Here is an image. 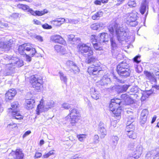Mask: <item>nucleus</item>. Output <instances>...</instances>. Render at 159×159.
<instances>
[{
    "label": "nucleus",
    "mask_w": 159,
    "mask_h": 159,
    "mask_svg": "<svg viewBox=\"0 0 159 159\" xmlns=\"http://www.w3.org/2000/svg\"><path fill=\"white\" fill-rule=\"evenodd\" d=\"M99 43L102 44V43L108 42L109 39L108 34L106 33H102L98 35Z\"/></svg>",
    "instance_id": "obj_14"
},
{
    "label": "nucleus",
    "mask_w": 159,
    "mask_h": 159,
    "mask_svg": "<svg viewBox=\"0 0 159 159\" xmlns=\"http://www.w3.org/2000/svg\"><path fill=\"white\" fill-rule=\"evenodd\" d=\"M42 27L45 29H51L52 28V27L51 25H48L47 24H45L42 25Z\"/></svg>",
    "instance_id": "obj_54"
},
{
    "label": "nucleus",
    "mask_w": 159,
    "mask_h": 159,
    "mask_svg": "<svg viewBox=\"0 0 159 159\" xmlns=\"http://www.w3.org/2000/svg\"><path fill=\"white\" fill-rule=\"evenodd\" d=\"M5 42L7 50L10 48L13 45V41L12 40H10L9 41Z\"/></svg>",
    "instance_id": "obj_41"
},
{
    "label": "nucleus",
    "mask_w": 159,
    "mask_h": 159,
    "mask_svg": "<svg viewBox=\"0 0 159 159\" xmlns=\"http://www.w3.org/2000/svg\"><path fill=\"white\" fill-rule=\"evenodd\" d=\"M129 149L133 151V154H130L128 155L127 159H138L139 157L138 155H136L138 154L139 152V147L136 146L134 143H130L128 146Z\"/></svg>",
    "instance_id": "obj_8"
},
{
    "label": "nucleus",
    "mask_w": 159,
    "mask_h": 159,
    "mask_svg": "<svg viewBox=\"0 0 159 159\" xmlns=\"http://www.w3.org/2000/svg\"><path fill=\"white\" fill-rule=\"evenodd\" d=\"M78 48L79 52L82 54L88 52L87 55L89 57L92 56L93 54V52L91 48L86 44H80L78 46Z\"/></svg>",
    "instance_id": "obj_9"
},
{
    "label": "nucleus",
    "mask_w": 159,
    "mask_h": 159,
    "mask_svg": "<svg viewBox=\"0 0 159 159\" xmlns=\"http://www.w3.org/2000/svg\"><path fill=\"white\" fill-rule=\"evenodd\" d=\"M17 126V124L15 123H10L8 125V127H11V128H15Z\"/></svg>",
    "instance_id": "obj_58"
},
{
    "label": "nucleus",
    "mask_w": 159,
    "mask_h": 159,
    "mask_svg": "<svg viewBox=\"0 0 159 159\" xmlns=\"http://www.w3.org/2000/svg\"><path fill=\"white\" fill-rule=\"evenodd\" d=\"M67 67V71L73 72L74 74L78 73L80 71V69L78 67L73 61H68L66 63Z\"/></svg>",
    "instance_id": "obj_11"
},
{
    "label": "nucleus",
    "mask_w": 159,
    "mask_h": 159,
    "mask_svg": "<svg viewBox=\"0 0 159 159\" xmlns=\"http://www.w3.org/2000/svg\"><path fill=\"white\" fill-rule=\"evenodd\" d=\"M35 38L41 42H43V37L39 35L35 37Z\"/></svg>",
    "instance_id": "obj_61"
},
{
    "label": "nucleus",
    "mask_w": 159,
    "mask_h": 159,
    "mask_svg": "<svg viewBox=\"0 0 159 159\" xmlns=\"http://www.w3.org/2000/svg\"><path fill=\"white\" fill-rule=\"evenodd\" d=\"M105 24L102 23H98L92 24L91 28L94 30L102 29L105 27Z\"/></svg>",
    "instance_id": "obj_21"
},
{
    "label": "nucleus",
    "mask_w": 159,
    "mask_h": 159,
    "mask_svg": "<svg viewBox=\"0 0 159 159\" xmlns=\"http://www.w3.org/2000/svg\"><path fill=\"white\" fill-rule=\"evenodd\" d=\"M90 40L92 44L97 43H99V37L98 36H96L95 35H92L90 37Z\"/></svg>",
    "instance_id": "obj_32"
},
{
    "label": "nucleus",
    "mask_w": 159,
    "mask_h": 159,
    "mask_svg": "<svg viewBox=\"0 0 159 159\" xmlns=\"http://www.w3.org/2000/svg\"><path fill=\"white\" fill-rule=\"evenodd\" d=\"M102 15L103 12L102 11H99L93 15L92 16V18L93 20H98Z\"/></svg>",
    "instance_id": "obj_31"
},
{
    "label": "nucleus",
    "mask_w": 159,
    "mask_h": 159,
    "mask_svg": "<svg viewBox=\"0 0 159 159\" xmlns=\"http://www.w3.org/2000/svg\"><path fill=\"white\" fill-rule=\"evenodd\" d=\"M117 70L120 76L125 78L129 76L131 72L129 65L126 63L122 62L118 65Z\"/></svg>",
    "instance_id": "obj_3"
},
{
    "label": "nucleus",
    "mask_w": 159,
    "mask_h": 159,
    "mask_svg": "<svg viewBox=\"0 0 159 159\" xmlns=\"http://www.w3.org/2000/svg\"><path fill=\"white\" fill-rule=\"evenodd\" d=\"M42 156V153L38 152H36L35 155V158H38Z\"/></svg>",
    "instance_id": "obj_59"
},
{
    "label": "nucleus",
    "mask_w": 159,
    "mask_h": 159,
    "mask_svg": "<svg viewBox=\"0 0 159 159\" xmlns=\"http://www.w3.org/2000/svg\"><path fill=\"white\" fill-rule=\"evenodd\" d=\"M70 113L65 118V120H67L69 117L73 118L74 117H78L79 112L78 110L76 108H73L70 109Z\"/></svg>",
    "instance_id": "obj_16"
},
{
    "label": "nucleus",
    "mask_w": 159,
    "mask_h": 159,
    "mask_svg": "<svg viewBox=\"0 0 159 159\" xmlns=\"http://www.w3.org/2000/svg\"><path fill=\"white\" fill-rule=\"evenodd\" d=\"M9 60V63L7 65V75H11L15 72V66L16 62L19 61V58L16 57H7Z\"/></svg>",
    "instance_id": "obj_6"
},
{
    "label": "nucleus",
    "mask_w": 159,
    "mask_h": 159,
    "mask_svg": "<svg viewBox=\"0 0 159 159\" xmlns=\"http://www.w3.org/2000/svg\"><path fill=\"white\" fill-rule=\"evenodd\" d=\"M31 132L30 131L28 130L26 131L23 135V138H24L26 137L27 136L29 135L31 133Z\"/></svg>",
    "instance_id": "obj_62"
},
{
    "label": "nucleus",
    "mask_w": 159,
    "mask_h": 159,
    "mask_svg": "<svg viewBox=\"0 0 159 159\" xmlns=\"http://www.w3.org/2000/svg\"><path fill=\"white\" fill-rule=\"evenodd\" d=\"M8 26V24L5 23L1 22L0 24V27L2 28L7 27Z\"/></svg>",
    "instance_id": "obj_55"
},
{
    "label": "nucleus",
    "mask_w": 159,
    "mask_h": 159,
    "mask_svg": "<svg viewBox=\"0 0 159 159\" xmlns=\"http://www.w3.org/2000/svg\"><path fill=\"white\" fill-rule=\"evenodd\" d=\"M121 98L124 100L125 102L130 103L131 99L129 97V95L126 94H123L121 95Z\"/></svg>",
    "instance_id": "obj_36"
},
{
    "label": "nucleus",
    "mask_w": 159,
    "mask_h": 159,
    "mask_svg": "<svg viewBox=\"0 0 159 159\" xmlns=\"http://www.w3.org/2000/svg\"><path fill=\"white\" fill-rule=\"evenodd\" d=\"M19 14L16 13H13L12 14L11 16L14 18H17L19 16Z\"/></svg>",
    "instance_id": "obj_63"
},
{
    "label": "nucleus",
    "mask_w": 159,
    "mask_h": 159,
    "mask_svg": "<svg viewBox=\"0 0 159 159\" xmlns=\"http://www.w3.org/2000/svg\"><path fill=\"white\" fill-rule=\"evenodd\" d=\"M142 96L141 98V102L142 103H143L145 102L146 98H148L150 95V94L146 92H144L143 93H142Z\"/></svg>",
    "instance_id": "obj_35"
},
{
    "label": "nucleus",
    "mask_w": 159,
    "mask_h": 159,
    "mask_svg": "<svg viewBox=\"0 0 159 159\" xmlns=\"http://www.w3.org/2000/svg\"><path fill=\"white\" fill-rule=\"evenodd\" d=\"M109 107L110 109V110L114 112V113H115V112L116 111V110H118V107L116 105H113L112 106V107H110V104L109 105Z\"/></svg>",
    "instance_id": "obj_48"
},
{
    "label": "nucleus",
    "mask_w": 159,
    "mask_h": 159,
    "mask_svg": "<svg viewBox=\"0 0 159 159\" xmlns=\"http://www.w3.org/2000/svg\"><path fill=\"white\" fill-rule=\"evenodd\" d=\"M18 51L21 55H25L28 54L33 57L36 51L34 48L33 45L30 43H25L19 46Z\"/></svg>",
    "instance_id": "obj_2"
},
{
    "label": "nucleus",
    "mask_w": 159,
    "mask_h": 159,
    "mask_svg": "<svg viewBox=\"0 0 159 159\" xmlns=\"http://www.w3.org/2000/svg\"><path fill=\"white\" fill-rule=\"evenodd\" d=\"M15 89H9L5 94L6 100L7 101L13 99L16 94Z\"/></svg>",
    "instance_id": "obj_13"
},
{
    "label": "nucleus",
    "mask_w": 159,
    "mask_h": 159,
    "mask_svg": "<svg viewBox=\"0 0 159 159\" xmlns=\"http://www.w3.org/2000/svg\"><path fill=\"white\" fill-rule=\"evenodd\" d=\"M70 124L71 126H74L76 125V124L80 120V117L70 118Z\"/></svg>",
    "instance_id": "obj_30"
},
{
    "label": "nucleus",
    "mask_w": 159,
    "mask_h": 159,
    "mask_svg": "<svg viewBox=\"0 0 159 159\" xmlns=\"http://www.w3.org/2000/svg\"><path fill=\"white\" fill-rule=\"evenodd\" d=\"M11 108L8 109V112L11 113L12 119L20 120L23 118V116L19 112L17 111V109L19 107V104L17 102H14L11 103Z\"/></svg>",
    "instance_id": "obj_4"
},
{
    "label": "nucleus",
    "mask_w": 159,
    "mask_h": 159,
    "mask_svg": "<svg viewBox=\"0 0 159 159\" xmlns=\"http://www.w3.org/2000/svg\"><path fill=\"white\" fill-rule=\"evenodd\" d=\"M98 131L100 134L101 138H103L106 135L107 131L104 126V125L102 123H100L98 128Z\"/></svg>",
    "instance_id": "obj_15"
},
{
    "label": "nucleus",
    "mask_w": 159,
    "mask_h": 159,
    "mask_svg": "<svg viewBox=\"0 0 159 159\" xmlns=\"http://www.w3.org/2000/svg\"><path fill=\"white\" fill-rule=\"evenodd\" d=\"M110 82V79L108 78L107 75H104L101 80L98 81V83L101 86H106Z\"/></svg>",
    "instance_id": "obj_17"
},
{
    "label": "nucleus",
    "mask_w": 159,
    "mask_h": 159,
    "mask_svg": "<svg viewBox=\"0 0 159 159\" xmlns=\"http://www.w3.org/2000/svg\"><path fill=\"white\" fill-rule=\"evenodd\" d=\"M54 154L53 150L50 151L48 153L43 155L42 157L43 158H47Z\"/></svg>",
    "instance_id": "obj_46"
},
{
    "label": "nucleus",
    "mask_w": 159,
    "mask_h": 159,
    "mask_svg": "<svg viewBox=\"0 0 159 159\" xmlns=\"http://www.w3.org/2000/svg\"><path fill=\"white\" fill-rule=\"evenodd\" d=\"M148 9V3L147 2L146 0H143L142 2L141 9H140V12L142 14H143Z\"/></svg>",
    "instance_id": "obj_24"
},
{
    "label": "nucleus",
    "mask_w": 159,
    "mask_h": 159,
    "mask_svg": "<svg viewBox=\"0 0 159 159\" xmlns=\"http://www.w3.org/2000/svg\"><path fill=\"white\" fill-rule=\"evenodd\" d=\"M26 55V59L27 61L30 62L31 61V57H32L31 56H30L28 54H26V55Z\"/></svg>",
    "instance_id": "obj_56"
},
{
    "label": "nucleus",
    "mask_w": 159,
    "mask_h": 159,
    "mask_svg": "<svg viewBox=\"0 0 159 159\" xmlns=\"http://www.w3.org/2000/svg\"><path fill=\"white\" fill-rule=\"evenodd\" d=\"M92 56L88 57V60L87 61V62L88 63H90L92 62H93L95 60V58Z\"/></svg>",
    "instance_id": "obj_49"
},
{
    "label": "nucleus",
    "mask_w": 159,
    "mask_h": 159,
    "mask_svg": "<svg viewBox=\"0 0 159 159\" xmlns=\"http://www.w3.org/2000/svg\"><path fill=\"white\" fill-rule=\"evenodd\" d=\"M51 40L55 43L63 44L65 42L63 38L59 35H55L52 36L51 37Z\"/></svg>",
    "instance_id": "obj_18"
},
{
    "label": "nucleus",
    "mask_w": 159,
    "mask_h": 159,
    "mask_svg": "<svg viewBox=\"0 0 159 159\" xmlns=\"http://www.w3.org/2000/svg\"><path fill=\"white\" fill-rule=\"evenodd\" d=\"M148 114V111L147 109H145L142 111L141 113L140 121L142 124H144L146 121Z\"/></svg>",
    "instance_id": "obj_23"
},
{
    "label": "nucleus",
    "mask_w": 159,
    "mask_h": 159,
    "mask_svg": "<svg viewBox=\"0 0 159 159\" xmlns=\"http://www.w3.org/2000/svg\"><path fill=\"white\" fill-rule=\"evenodd\" d=\"M152 154V151L148 152L146 155V157L148 159L150 157Z\"/></svg>",
    "instance_id": "obj_60"
},
{
    "label": "nucleus",
    "mask_w": 159,
    "mask_h": 159,
    "mask_svg": "<svg viewBox=\"0 0 159 159\" xmlns=\"http://www.w3.org/2000/svg\"><path fill=\"white\" fill-rule=\"evenodd\" d=\"M23 65V62L22 60H20L19 59V61H17L16 65H15V68L16 67H20Z\"/></svg>",
    "instance_id": "obj_44"
},
{
    "label": "nucleus",
    "mask_w": 159,
    "mask_h": 159,
    "mask_svg": "<svg viewBox=\"0 0 159 159\" xmlns=\"http://www.w3.org/2000/svg\"><path fill=\"white\" fill-rule=\"evenodd\" d=\"M120 103L121 101L119 99L117 98L112 99L111 100L110 106L112 107L113 105H116L119 107Z\"/></svg>",
    "instance_id": "obj_28"
},
{
    "label": "nucleus",
    "mask_w": 159,
    "mask_h": 159,
    "mask_svg": "<svg viewBox=\"0 0 159 159\" xmlns=\"http://www.w3.org/2000/svg\"><path fill=\"white\" fill-rule=\"evenodd\" d=\"M88 72L90 75H96L98 72V67L94 65H91L89 67Z\"/></svg>",
    "instance_id": "obj_22"
},
{
    "label": "nucleus",
    "mask_w": 159,
    "mask_h": 159,
    "mask_svg": "<svg viewBox=\"0 0 159 159\" xmlns=\"http://www.w3.org/2000/svg\"><path fill=\"white\" fill-rule=\"evenodd\" d=\"M128 5L130 7H135L136 6V3L134 0H130L128 2Z\"/></svg>",
    "instance_id": "obj_45"
},
{
    "label": "nucleus",
    "mask_w": 159,
    "mask_h": 159,
    "mask_svg": "<svg viewBox=\"0 0 159 159\" xmlns=\"http://www.w3.org/2000/svg\"><path fill=\"white\" fill-rule=\"evenodd\" d=\"M134 128V126L133 124H130L126 127L125 131H129L130 130L133 131Z\"/></svg>",
    "instance_id": "obj_42"
},
{
    "label": "nucleus",
    "mask_w": 159,
    "mask_h": 159,
    "mask_svg": "<svg viewBox=\"0 0 159 159\" xmlns=\"http://www.w3.org/2000/svg\"><path fill=\"white\" fill-rule=\"evenodd\" d=\"M75 36L73 34L69 35L68 36V40L70 41H75L76 39L75 38Z\"/></svg>",
    "instance_id": "obj_51"
},
{
    "label": "nucleus",
    "mask_w": 159,
    "mask_h": 159,
    "mask_svg": "<svg viewBox=\"0 0 159 159\" xmlns=\"http://www.w3.org/2000/svg\"><path fill=\"white\" fill-rule=\"evenodd\" d=\"M59 23H60L61 25L65 22V19L64 18H58L57 19Z\"/></svg>",
    "instance_id": "obj_57"
},
{
    "label": "nucleus",
    "mask_w": 159,
    "mask_h": 159,
    "mask_svg": "<svg viewBox=\"0 0 159 159\" xmlns=\"http://www.w3.org/2000/svg\"><path fill=\"white\" fill-rule=\"evenodd\" d=\"M59 76L61 80L63 81L65 83H66L67 82V78L66 76L61 71H60L59 72Z\"/></svg>",
    "instance_id": "obj_33"
},
{
    "label": "nucleus",
    "mask_w": 159,
    "mask_h": 159,
    "mask_svg": "<svg viewBox=\"0 0 159 159\" xmlns=\"http://www.w3.org/2000/svg\"><path fill=\"white\" fill-rule=\"evenodd\" d=\"M25 106L27 109H31L35 106V101L33 99L26 100L25 103Z\"/></svg>",
    "instance_id": "obj_20"
},
{
    "label": "nucleus",
    "mask_w": 159,
    "mask_h": 159,
    "mask_svg": "<svg viewBox=\"0 0 159 159\" xmlns=\"http://www.w3.org/2000/svg\"><path fill=\"white\" fill-rule=\"evenodd\" d=\"M101 44L100 43H97L93 44L94 48L96 50H100L101 48L100 47V44Z\"/></svg>",
    "instance_id": "obj_47"
},
{
    "label": "nucleus",
    "mask_w": 159,
    "mask_h": 159,
    "mask_svg": "<svg viewBox=\"0 0 159 159\" xmlns=\"http://www.w3.org/2000/svg\"><path fill=\"white\" fill-rule=\"evenodd\" d=\"M54 48L57 52L62 54L65 53L66 52L65 48L60 45H56L54 46Z\"/></svg>",
    "instance_id": "obj_26"
},
{
    "label": "nucleus",
    "mask_w": 159,
    "mask_h": 159,
    "mask_svg": "<svg viewBox=\"0 0 159 159\" xmlns=\"http://www.w3.org/2000/svg\"><path fill=\"white\" fill-rule=\"evenodd\" d=\"M126 132L127 135L129 138L133 139L136 138L137 136L136 133L134 132L132 130H130L129 131Z\"/></svg>",
    "instance_id": "obj_34"
},
{
    "label": "nucleus",
    "mask_w": 159,
    "mask_h": 159,
    "mask_svg": "<svg viewBox=\"0 0 159 159\" xmlns=\"http://www.w3.org/2000/svg\"><path fill=\"white\" fill-rule=\"evenodd\" d=\"M24 156L22 150L20 149H17L15 151L12 150L9 154V156H13L15 159H23Z\"/></svg>",
    "instance_id": "obj_12"
},
{
    "label": "nucleus",
    "mask_w": 159,
    "mask_h": 159,
    "mask_svg": "<svg viewBox=\"0 0 159 159\" xmlns=\"http://www.w3.org/2000/svg\"><path fill=\"white\" fill-rule=\"evenodd\" d=\"M17 7L18 8L22 9L23 10H27L28 12L29 9H31V8H30L29 7L26 5L19 4L17 5Z\"/></svg>",
    "instance_id": "obj_37"
},
{
    "label": "nucleus",
    "mask_w": 159,
    "mask_h": 159,
    "mask_svg": "<svg viewBox=\"0 0 159 159\" xmlns=\"http://www.w3.org/2000/svg\"><path fill=\"white\" fill-rule=\"evenodd\" d=\"M33 21L34 24L36 25H40L41 24V22L39 21L36 19L34 20Z\"/></svg>",
    "instance_id": "obj_64"
},
{
    "label": "nucleus",
    "mask_w": 159,
    "mask_h": 159,
    "mask_svg": "<svg viewBox=\"0 0 159 159\" xmlns=\"http://www.w3.org/2000/svg\"><path fill=\"white\" fill-rule=\"evenodd\" d=\"M29 12L34 16H41L45 13L43 11H34L31 9H29Z\"/></svg>",
    "instance_id": "obj_29"
},
{
    "label": "nucleus",
    "mask_w": 159,
    "mask_h": 159,
    "mask_svg": "<svg viewBox=\"0 0 159 159\" xmlns=\"http://www.w3.org/2000/svg\"><path fill=\"white\" fill-rule=\"evenodd\" d=\"M137 14L138 13L134 10L127 13L125 16L126 23L131 26H135L137 25L138 22L136 20Z\"/></svg>",
    "instance_id": "obj_5"
},
{
    "label": "nucleus",
    "mask_w": 159,
    "mask_h": 159,
    "mask_svg": "<svg viewBox=\"0 0 159 159\" xmlns=\"http://www.w3.org/2000/svg\"><path fill=\"white\" fill-rule=\"evenodd\" d=\"M119 139V138L117 136H113L111 138L112 144L115 146H116Z\"/></svg>",
    "instance_id": "obj_38"
},
{
    "label": "nucleus",
    "mask_w": 159,
    "mask_h": 159,
    "mask_svg": "<svg viewBox=\"0 0 159 159\" xmlns=\"http://www.w3.org/2000/svg\"><path fill=\"white\" fill-rule=\"evenodd\" d=\"M61 107L65 109L68 110L70 108L71 104L66 103H64L61 105Z\"/></svg>",
    "instance_id": "obj_43"
},
{
    "label": "nucleus",
    "mask_w": 159,
    "mask_h": 159,
    "mask_svg": "<svg viewBox=\"0 0 159 159\" xmlns=\"http://www.w3.org/2000/svg\"><path fill=\"white\" fill-rule=\"evenodd\" d=\"M6 42H0V48H3L5 50H7Z\"/></svg>",
    "instance_id": "obj_50"
},
{
    "label": "nucleus",
    "mask_w": 159,
    "mask_h": 159,
    "mask_svg": "<svg viewBox=\"0 0 159 159\" xmlns=\"http://www.w3.org/2000/svg\"><path fill=\"white\" fill-rule=\"evenodd\" d=\"M129 85H123L119 86V92H125L127 89Z\"/></svg>",
    "instance_id": "obj_39"
},
{
    "label": "nucleus",
    "mask_w": 159,
    "mask_h": 159,
    "mask_svg": "<svg viewBox=\"0 0 159 159\" xmlns=\"http://www.w3.org/2000/svg\"><path fill=\"white\" fill-rule=\"evenodd\" d=\"M30 82L32 84L33 88L38 91L41 90L42 89V81L41 80L39 79L34 76L31 77Z\"/></svg>",
    "instance_id": "obj_10"
},
{
    "label": "nucleus",
    "mask_w": 159,
    "mask_h": 159,
    "mask_svg": "<svg viewBox=\"0 0 159 159\" xmlns=\"http://www.w3.org/2000/svg\"><path fill=\"white\" fill-rule=\"evenodd\" d=\"M139 58V56L138 55L134 57L133 59V61L134 64V67L135 69V70L138 73H139L138 66L139 61L138 59Z\"/></svg>",
    "instance_id": "obj_27"
},
{
    "label": "nucleus",
    "mask_w": 159,
    "mask_h": 159,
    "mask_svg": "<svg viewBox=\"0 0 159 159\" xmlns=\"http://www.w3.org/2000/svg\"><path fill=\"white\" fill-rule=\"evenodd\" d=\"M55 105L54 102L52 100L48 101L44 105H43V102L41 101L37 107V114L39 115L40 112L47 111L49 109L54 107Z\"/></svg>",
    "instance_id": "obj_7"
},
{
    "label": "nucleus",
    "mask_w": 159,
    "mask_h": 159,
    "mask_svg": "<svg viewBox=\"0 0 159 159\" xmlns=\"http://www.w3.org/2000/svg\"><path fill=\"white\" fill-rule=\"evenodd\" d=\"M99 137L98 135H95L94 136V142L95 143H97L99 141Z\"/></svg>",
    "instance_id": "obj_53"
},
{
    "label": "nucleus",
    "mask_w": 159,
    "mask_h": 159,
    "mask_svg": "<svg viewBox=\"0 0 159 159\" xmlns=\"http://www.w3.org/2000/svg\"><path fill=\"white\" fill-rule=\"evenodd\" d=\"M90 94L91 97L94 99L97 100L99 99L100 95L99 92L97 91L94 88H92L90 89Z\"/></svg>",
    "instance_id": "obj_25"
},
{
    "label": "nucleus",
    "mask_w": 159,
    "mask_h": 159,
    "mask_svg": "<svg viewBox=\"0 0 159 159\" xmlns=\"http://www.w3.org/2000/svg\"><path fill=\"white\" fill-rule=\"evenodd\" d=\"M108 29L112 35H113L114 30H115L117 41L114 37H112L110 39L111 47L114 49L117 48L118 42L121 43L124 41L127 42L130 39L129 36L124 28L119 26V25L116 23L110 25L108 27Z\"/></svg>",
    "instance_id": "obj_1"
},
{
    "label": "nucleus",
    "mask_w": 159,
    "mask_h": 159,
    "mask_svg": "<svg viewBox=\"0 0 159 159\" xmlns=\"http://www.w3.org/2000/svg\"><path fill=\"white\" fill-rule=\"evenodd\" d=\"M86 135L84 134H78L77 135V138L81 142L84 141L85 139L86 138Z\"/></svg>",
    "instance_id": "obj_40"
},
{
    "label": "nucleus",
    "mask_w": 159,
    "mask_h": 159,
    "mask_svg": "<svg viewBox=\"0 0 159 159\" xmlns=\"http://www.w3.org/2000/svg\"><path fill=\"white\" fill-rule=\"evenodd\" d=\"M52 23L55 26H59L61 25V24L60 23H59L57 20L52 21Z\"/></svg>",
    "instance_id": "obj_52"
},
{
    "label": "nucleus",
    "mask_w": 159,
    "mask_h": 159,
    "mask_svg": "<svg viewBox=\"0 0 159 159\" xmlns=\"http://www.w3.org/2000/svg\"><path fill=\"white\" fill-rule=\"evenodd\" d=\"M144 74L146 77L151 81L152 84H156L157 80L152 73L148 71H145Z\"/></svg>",
    "instance_id": "obj_19"
}]
</instances>
